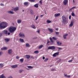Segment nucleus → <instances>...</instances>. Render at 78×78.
Masks as SVG:
<instances>
[{
    "label": "nucleus",
    "instance_id": "25",
    "mask_svg": "<svg viewBox=\"0 0 78 78\" xmlns=\"http://www.w3.org/2000/svg\"><path fill=\"white\" fill-rule=\"evenodd\" d=\"M60 14V13L56 14L54 15L55 17H58V16H59Z\"/></svg>",
    "mask_w": 78,
    "mask_h": 78
},
{
    "label": "nucleus",
    "instance_id": "57",
    "mask_svg": "<svg viewBox=\"0 0 78 78\" xmlns=\"http://www.w3.org/2000/svg\"><path fill=\"white\" fill-rule=\"evenodd\" d=\"M42 59H44V60L45 59V57L43 56V58H42Z\"/></svg>",
    "mask_w": 78,
    "mask_h": 78
},
{
    "label": "nucleus",
    "instance_id": "14",
    "mask_svg": "<svg viewBox=\"0 0 78 78\" xmlns=\"http://www.w3.org/2000/svg\"><path fill=\"white\" fill-rule=\"evenodd\" d=\"M56 42L57 44H58V45H62V43L60 42L58 40H56Z\"/></svg>",
    "mask_w": 78,
    "mask_h": 78
},
{
    "label": "nucleus",
    "instance_id": "10",
    "mask_svg": "<svg viewBox=\"0 0 78 78\" xmlns=\"http://www.w3.org/2000/svg\"><path fill=\"white\" fill-rule=\"evenodd\" d=\"M8 53L9 55H12V49H9L8 51Z\"/></svg>",
    "mask_w": 78,
    "mask_h": 78
},
{
    "label": "nucleus",
    "instance_id": "1",
    "mask_svg": "<svg viewBox=\"0 0 78 78\" xmlns=\"http://www.w3.org/2000/svg\"><path fill=\"white\" fill-rule=\"evenodd\" d=\"M9 30L10 32L12 33L16 30V28L14 27H11L9 28Z\"/></svg>",
    "mask_w": 78,
    "mask_h": 78
},
{
    "label": "nucleus",
    "instance_id": "29",
    "mask_svg": "<svg viewBox=\"0 0 78 78\" xmlns=\"http://www.w3.org/2000/svg\"><path fill=\"white\" fill-rule=\"evenodd\" d=\"M2 28H3V26H2V24H1V23L0 24V29H2Z\"/></svg>",
    "mask_w": 78,
    "mask_h": 78
},
{
    "label": "nucleus",
    "instance_id": "62",
    "mask_svg": "<svg viewBox=\"0 0 78 78\" xmlns=\"http://www.w3.org/2000/svg\"><path fill=\"white\" fill-rule=\"evenodd\" d=\"M4 50V49H3V48H1V50Z\"/></svg>",
    "mask_w": 78,
    "mask_h": 78
},
{
    "label": "nucleus",
    "instance_id": "27",
    "mask_svg": "<svg viewBox=\"0 0 78 78\" xmlns=\"http://www.w3.org/2000/svg\"><path fill=\"white\" fill-rule=\"evenodd\" d=\"M4 66L3 63H0V69H2Z\"/></svg>",
    "mask_w": 78,
    "mask_h": 78
},
{
    "label": "nucleus",
    "instance_id": "6",
    "mask_svg": "<svg viewBox=\"0 0 78 78\" xmlns=\"http://www.w3.org/2000/svg\"><path fill=\"white\" fill-rule=\"evenodd\" d=\"M19 35L20 37H22L23 38L25 37V34L23 33H20V34H19Z\"/></svg>",
    "mask_w": 78,
    "mask_h": 78
},
{
    "label": "nucleus",
    "instance_id": "9",
    "mask_svg": "<svg viewBox=\"0 0 78 78\" xmlns=\"http://www.w3.org/2000/svg\"><path fill=\"white\" fill-rule=\"evenodd\" d=\"M9 40H10L9 38H6L4 39V41L6 43L8 42V41H9Z\"/></svg>",
    "mask_w": 78,
    "mask_h": 78
},
{
    "label": "nucleus",
    "instance_id": "55",
    "mask_svg": "<svg viewBox=\"0 0 78 78\" xmlns=\"http://www.w3.org/2000/svg\"><path fill=\"white\" fill-rule=\"evenodd\" d=\"M51 42H52V43H53V40H50Z\"/></svg>",
    "mask_w": 78,
    "mask_h": 78
},
{
    "label": "nucleus",
    "instance_id": "31",
    "mask_svg": "<svg viewBox=\"0 0 78 78\" xmlns=\"http://www.w3.org/2000/svg\"><path fill=\"white\" fill-rule=\"evenodd\" d=\"M34 53H36V54H38L39 53V51L38 50L34 52Z\"/></svg>",
    "mask_w": 78,
    "mask_h": 78
},
{
    "label": "nucleus",
    "instance_id": "23",
    "mask_svg": "<svg viewBox=\"0 0 78 78\" xmlns=\"http://www.w3.org/2000/svg\"><path fill=\"white\" fill-rule=\"evenodd\" d=\"M22 22V20H21L18 19L17 21V23H20Z\"/></svg>",
    "mask_w": 78,
    "mask_h": 78
},
{
    "label": "nucleus",
    "instance_id": "34",
    "mask_svg": "<svg viewBox=\"0 0 78 78\" xmlns=\"http://www.w3.org/2000/svg\"><path fill=\"white\" fill-rule=\"evenodd\" d=\"M43 47V45H40L38 47L39 49L41 48H42Z\"/></svg>",
    "mask_w": 78,
    "mask_h": 78
},
{
    "label": "nucleus",
    "instance_id": "46",
    "mask_svg": "<svg viewBox=\"0 0 78 78\" xmlns=\"http://www.w3.org/2000/svg\"><path fill=\"white\" fill-rule=\"evenodd\" d=\"M39 18V16H37L35 19V20H37Z\"/></svg>",
    "mask_w": 78,
    "mask_h": 78
},
{
    "label": "nucleus",
    "instance_id": "3",
    "mask_svg": "<svg viewBox=\"0 0 78 78\" xmlns=\"http://www.w3.org/2000/svg\"><path fill=\"white\" fill-rule=\"evenodd\" d=\"M2 24V26H3V27L5 28L7 27V25H8V24L7 23L5 22H2L1 23Z\"/></svg>",
    "mask_w": 78,
    "mask_h": 78
},
{
    "label": "nucleus",
    "instance_id": "42",
    "mask_svg": "<svg viewBox=\"0 0 78 78\" xmlns=\"http://www.w3.org/2000/svg\"><path fill=\"white\" fill-rule=\"evenodd\" d=\"M52 56H53V57H56V54H55V53H54L53 55Z\"/></svg>",
    "mask_w": 78,
    "mask_h": 78
},
{
    "label": "nucleus",
    "instance_id": "22",
    "mask_svg": "<svg viewBox=\"0 0 78 78\" xmlns=\"http://www.w3.org/2000/svg\"><path fill=\"white\" fill-rule=\"evenodd\" d=\"M20 42L23 43V42H24V40H23V39L20 38Z\"/></svg>",
    "mask_w": 78,
    "mask_h": 78
},
{
    "label": "nucleus",
    "instance_id": "24",
    "mask_svg": "<svg viewBox=\"0 0 78 78\" xmlns=\"http://www.w3.org/2000/svg\"><path fill=\"white\" fill-rule=\"evenodd\" d=\"M64 76H66V77H67V78H70V75H68L67 74H64Z\"/></svg>",
    "mask_w": 78,
    "mask_h": 78
},
{
    "label": "nucleus",
    "instance_id": "47",
    "mask_svg": "<svg viewBox=\"0 0 78 78\" xmlns=\"http://www.w3.org/2000/svg\"><path fill=\"white\" fill-rule=\"evenodd\" d=\"M52 39L53 40H57V38H56L55 37H52Z\"/></svg>",
    "mask_w": 78,
    "mask_h": 78
},
{
    "label": "nucleus",
    "instance_id": "39",
    "mask_svg": "<svg viewBox=\"0 0 78 78\" xmlns=\"http://www.w3.org/2000/svg\"><path fill=\"white\" fill-rule=\"evenodd\" d=\"M23 70H22V69H20L19 70V72H20V73H22V72H23Z\"/></svg>",
    "mask_w": 78,
    "mask_h": 78
},
{
    "label": "nucleus",
    "instance_id": "13",
    "mask_svg": "<svg viewBox=\"0 0 78 78\" xmlns=\"http://www.w3.org/2000/svg\"><path fill=\"white\" fill-rule=\"evenodd\" d=\"M67 36H68V34H65L63 35V37L64 38V39H67L66 37Z\"/></svg>",
    "mask_w": 78,
    "mask_h": 78
},
{
    "label": "nucleus",
    "instance_id": "43",
    "mask_svg": "<svg viewBox=\"0 0 78 78\" xmlns=\"http://www.w3.org/2000/svg\"><path fill=\"white\" fill-rule=\"evenodd\" d=\"M55 69L52 68V69H51V72H53V71H55Z\"/></svg>",
    "mask_w": 78,
    "mask_h": 78
},
{
    "label": "nucleus",
    "instance_id": "38",
    "mask_svg": "<svg viewBox=\"0 0 78 78\" xmlns=\"http://www.w3.org/2000/svg\"><path fill=\"white\" fill-rule=\"evenodd\" d=\"M29 1L30 2H35V0H29Z\"/></svg>",
    "mask_w": 78,
    "mask_h": 78
},
{
    "label": "nucleus",
    "instance_id": "18",
    "mask_svg": "<svg viewBox=\"0 0 78 78\" xmlns=\"http://www.w3.org/2000/svg\"><path fill=\"white\" fill-rule=\"evenodd\" d=\"M26 47H30L31 45L28 43H26Z\"/></svg>",
    "mask_w": 78,
    "mask_h": 78
},
{
    "label": "nucleus",
    "instance_id": "41",
    "mask_svg": "<svg viewBox=\"0 0 78 78\" xmlns=\"http://www.w3.org/2000/svg\"><path fill=\"white\" fill-rule=\"evenodd\" d=\"M71 15L72 16H75V13H73V12H72L71 13Z\"/></svg>",
    "mask_w": 78,
    "mask_h": 78
},
{
    "label": "nucleus",
    "instance_id": "63",
    "mask_svg": "<svg viewBox=\"0 0 78 78\" xmlns=\"http://www.w3.org/2000/svg\"><path fill=\"white\" fill-rule=\"evenodd\" d=\"M49 39H50V41H51V40H52V38L51 37H50L49 38Z\"/></svg>",
    "mask_w": 78,
    "mask_h": 78
},
{
    "label": "nucleus",
    "instance_id": "56",
    "mask_svg": "<svg viewBox=\"0 0 78 78\" xmlns=\"http://www.w3.org/2000/svg\"><path fill=\"white\" fill-rule=\"evenodd\" d=\"M51 42H52V43H53V40H50Z\"/></svg>",
    "mask_w": 78,
    "mask_h": 78
},
{
    "label": "nucleus",
    "instance_id": "4",
    "mask_svg": "<svg viewBox=\"0 0 78 78\" xmlns=\"http://www.w3.org/2000/svg\"><path fill=\"white\" fill-rule=\"evenodd\" d=\"M56 47L54 46H49L48 48V50H55Z\"/></svg>",
    "mask_w": 78,
    "mask_h": 78
},
{
    "label": "nucleus",
    "instance_id": "17",
    "mask_svg": "<svg viewBox=\"0 0 78 78\" xmlns=\"http://www.w3.org/2000/svg\"><path fill=\"white\" fill-rule=\"evenodd\" d=\"M68 2V0H64V4L65 5H67V3Z\"/></svg>",
    "mask_w": 78,
    "mask_h": 78
},
{
    "label": "nucleus",
    "instance_id": "5",
    "mask_svg": "<svg viewBox=\"0 0 78 78\" xmlns=\"http://www.w3.org/2000/svg\"><path fill=\"white\" fill-rule=\"evenodd\" d=\"M74 22H75V20H71L70 23V24L69 25L70 27H72L73 25V23H74Z\"/></svg>",
    "mask_w": 78,
    "mask_h": 78
},
{
    "label": "nucleus",
    "instance_id": "7",
    "mask_svg": "<svg viewBox=\"0 0 78 78\" xmlns=\"http://www.w3.org/2000/svg\"><path fill=\"white\" fill-rule=\"evenodd\" d=\"M8 31L7 30H5L2 32V34H4V35H7V33H8Z\"/></svg>",
    "mask_w": 78,
    "mask_h": 78
},
{
    "label": "nucleus",
    "instance_id": "60",
    "mask_svg": "<svg viewBox=\"0 0 78 78\" xmlns=\"http://www.w3.org/2000/svg\"><path fill=\"white\" fill-rule=\"evenodd\" d=\"M2 35V33H0V37H1Z\"/></svg>",
    "mask_w": 78,
    "mask_h": 78
},
{
    "label": "nucleus",
    "instance_id": "45",
    "mask_svg": "<svg viewBox=\"0 0 78 78\" xmlns=\"http://www.w3.org/2000/svg\"><path fill=\"white\" fill-rule=\"evenodd\" d=\"M51 21L49 20H48L47 21V22L48 23H51Z\"/></svg>",
    "mask_w": 78,
    "mask_h": 78
},
{
    "label": "nucleus",
    "instance_id": "33",
    "mask_svg": "<svg viewBox=\"0 0 78 78\" xmlns=\"http://www.w3.org/2000/svg\"><path fill=\"white\" fill-rule=\"evenodd\" d=\"M76 8V7H73V8H71L69 9V11H72V9H73V8Z\"/></svg>",
    "mask_w": 78,
    "mask_h": 78
},
{
    "label": "nucleus",
    "instance_id": "58",
    "mask_svg": "<svg viewBox=\"0 0 78 78\" xmlns=\"http://www.w3.org/2000/svg\"><path fill=\"white\" fill-rule=\"evenodd\" d=\"M37 32L38 33H39L40 32V30H38V31H37Z\"/></svg>",
    "mask_w": 78,
    "mask_h": 78
},
{
    "label": "nucleus",
    "instance_id": "12",
    "mask_svg": "<svg viewBox=\"0 0 78 78\" xmlns=\"http://www.w3.org/2000/svg\"><path fill=\"white\" fill-rule=\"evenodd\" d=\"M7 12L9 13V14H15L14 12H12L11 11H8Z\"/></svg>",
    "mask_w": 78,
    "mask_h": 78
},
{
    "label": "nucleus",
    "instance_id": "32",
    "mask_svg": "<svg viewBox=\"0 0 78 78\" xmlns=\"http://www.w3.org/2000/svg\"><path fill=\"white\" fill-rule=\"evenodd\" d=\"M30 13L31 14H34L33 10H31L30 11Z\"/></svg>",
    "mask_w": 78,
    "mask_h": 78
},
{
    "label": "nucleus",
    "instance_id": "49",
    "mask_svg": "<svg viewBox=\"0 0 78 78\" xmlns=\"http://www.w3.org/2000/svg\"><path fill=\"white\" fill-rule=\"evenodd\" d=\"M49 43H50V41H48V42L47 43V45H49V44H49Z\"/></svg>",
    "mask_w": 78,
    "mask_h": 78
},
{
    "label": "nucleus",
    "instance_id": "16",
    "mask_svg": "<svg viewBox=\"0 0 78 78\" xmlns=\"http://www.w3.org/2000/svg\"><path fill=\"white\" fill-rule=\"evenodd\" d=\"M48 30L49 31H50V32H51V33H52V32L53 31V29H51L50 28H48Z\"/></svg>",
    "mask_w": 78,
    "mask_h": 78
},
{
    "label": "nucleus",
    "instance_id": "15",
    "mask_svg": "<svg viewBox=\"0 0 78 78\" xmlns=\"http://www.w3.org/2000/svg\"><path fill=\"white\" fill-rule=\"evenodd\" d=\"M29 5V4L28 3V2H25L24 3V5L26 6H28Z\"/></svg>",
    "mask_w": 78,
    "mask_h": 78
},
{
    "label": "nucleus",
    "instance_id": "36",
    "mask_svg": "<svg viewBox=\"0 0 78 78\" xmlns=\"http://www.w3.org/2000/svg\"><path fill=\"white\" fill-rule=\"evenodd\" d=\"M73 59V58H72V59L68 61V62H72Z\"/></svg>",
    "mask_w": 78,
    "mask_h": 78
},
{
    "label": "nucleus",
    "instance_id": "59",
    "mask_svg": "<svg viewBox=\"0 0 78 78\" xmlns=\"http://www.w3.org/2000/svg\"><path fill=\"white\" fill-rule=\"evenodd\" d=\"M69 19H70H70H71V16H70L69 17Z\"/></svg>",
    "mask_w": 78,
    "mask_h": 78
},
{
    "label": "nucleus",
    "instance_id": "54",
    "mask_svg": "<svg viewBox=\"0 0 78 78\" xmlns=\"http://www.w3.org/2000/svg\"><path fill=\"white\" fill-rule=\"evenodd\" d=\"M8 78H13V77H12V76H11L9 77Z\"/></svg>",
    "mask_w": 78,
    "mask_h": 78
},
{
    "label": "nucleus",
    "instance_id": "52",
    "mask_svg": "<svg viewBox=\"0 0 78 78\" xmlns=\"http://www.w3.org/2000/svg\"><path fill=\"white\" fill-rule=\"evenodd\" d=\"M20 57H19V56H16V58H17V59H19V58H20Z\"/></svg>",
    "mask_w": 78,
    "mask_h": 78
},
{
    "label": "nucleus",
    "instance_id": "2",
    "mask_svg": "<svg viewBox=\"0 0 78 78\" xmlns=\"http://www.w3.org/2000/svg\"><path fill=\"white\" fill-rule=\"evenodd\" d=\"M68 20V18L65 16H63L62 17V23H66Z\"/></svg>",
    "mask_w": 78,
    "mask_h": 78
},
{
    "label": "nucleus",
    "instance_id": "40",
    "mask_svg": "<svg viewBox=\"0 0 78 78\" xmlns=\"http://www.w3.org/2000/svg\"><path fill=\"white\" fill-rule=\"evenodd\" d=\"M27 67L28 68H29V69H32V68H33V67L31 66H28Z\"/></svg>",
    "mask_w": 78,
    "mask_h": 78
},
{
    "label": "nucleus",
    "instance_id": "50",
    "mask_svg": "<svg viewBox=\"0 0 78 78\" xmlns=\"http://www.w3.org/2000/svg\"><path fill=\"white\" fill-rule=\"evenodd\" d=\"M59 32H55V34L57 35H58L59 34Z\"/></svg>",
    "mask_w": 78,
    "mask_h": 78
},
{
    "label": "nucleus",
    "instance_id": "8",
    "mask_svg": "<svg viewBox=\"0 0 78 78\" xmlns=\"http://www.w3.org/2000/svg\"><path fill=\"white\" fill-rule=\"evenodd\" d=\"M14 11L15 12H16L17 11H19V8L18 7H15L13 9Z\"/></svg>",
    "mask_w": 78,
    "mask_h": 78
},
{
    "label": "nucleus",
    "instance_id": "44",
    "mask_svg": "<svg viewBox=\"0 0 78 78\" xmlns=\"http://www.w3.org/2000/svg\"><path fill=\"white\" fill-rule=\"evenodd\" d=\"M55 55H59V52H56L55 53Z\"/></svg>",
    "mask_w": 78,
    "mask_h": 78
},
{
    "label": "nucleus",
    "instance_id": "30",
    "mask_svg": "<svg viewBox=\"0 0 78 78\" xmlns=\"http://www.w3.org/2000/svg\"><path fill=\"white\" fill-rule=\"evenodd\" d=\"M39 5H38V4H36L34 5V7L35 8H37L39 7Z\"/></svg>",
    "mask_w": 78,
    "mask_h": 78
},
{
    "label": "nucleus",
    "instance_id": "11",
    "mask_svg": "<svg viewBox=\"0 0 78 78\" xmlns=\"http://www.w3.org/2000/svg\"><path fill=\"white\" fill-rule=\"evenodd\" d=\"M18 66V65H12L11 66V67L12 68L14 69L15 68H16V67H17Z\"/></svg>",
    "mask_w": 78,
    "mask_h": 78
},
{
    "label": "nucleus",
    "instance_id": "51",
    "mask_svg": "<svg viewBox=\"0 0 78 78\" xmlns=\"http://www.w3.org/2000/svg\"><path fill=\"white\" fill-rule=\"evenodd\" d=\"M4 50H7V48L6 47H4L3 48Z\"/></svg>",
    "mask_w": 78,
    "mask_h": 78
},
{
    "label": "nucleus",
    "instance_id": "19",
    "mask_svg": "<svg viewBox=\"0 0 78 78\" xmlns=\"http://www.w3.org/2000/svg\"><path fill=\"white\" fill-rule=\"evenodd\" d=\"M56 60H58L56 62H57V63L61 61V58H56Z\"/></svg>",
    "mask_w": 78,
    "mask_h": 78
},
{
    "label": "nucleus",
    "instance_id": "37",
    "mask_svg": "<svg viewBox=\"0 0 78 78\" xmlns=\"http://www.w3.org/2000/svg\"><path fill=\"white\" fill-rule=\"evenodd\" d=\"M3 54V51H0V56L2 55Z\"/></svg>",
    "mask_w": 78,
    "mask_h": 78
},
{
    "label": "nucleus",
    "instance_id": "26",
    "mask_svg": "<svg viewBox=\"0 0 78 78\" xmlns=\"http://www.w3.org/2000/svg\"><path fill=\"white\" fill-rule=\"evenodd\" d=\"M0 78H6V77L5 76H4V75L3 74L0 76Z\"/></svg>",
    "mask_w": 78,
    "mask_h": 78
},
{
    "label": "nucleus",
    "instance_id": "64",
    "mask_svg": "<svg viewBox=\"0 0 78 78\" xmlns=\"http://www.w3.org/2000/svg\"><path fill=\"white\" fill-rule=\"evenodd\" d=\"M40 3H41V4H42V1H40Z\"/></svg>",
    "mask_w": 78,
    "mask_h": 78
},
{
    "label": "nucleus",
    "instance_id": "35",
    "mask_svg": "<svg viewBox=\"0 0 78 78\" xmlns=\"http://www.w3.org/2000/svg\"><path fill=\"white\" fill-rule=\"evenodd\" d=\"M20 61L21 62H23V59L21 58L20 60Z\"/></svg>",
    "mask_w": 78,
    "mask_h": 78
},
{
    "label": "nucleus",
    "instance_id": "28",
    "mask_svg": "<svg viewBox=\"0 0 78 78\" xmlns=\"http://www.w3.org/2000/svg\"><path fill=\"white\" fill-rule=\"evenodd\" d=\"M26 58L28 59L30 58V55H26Z\"/></svg>",
    "mask_w": 78,
    "mask_h": 78
},
{
    "label": "nucleus",
    "instance_id": "48",
    "mask_svg": "<svg viewBox=\"0 0 78 78\" xmlns=\"http://www.w3.org/2000/svg\"><path fill=\"white\" fill-rule=\"evenodd\" d=\"M48 58H46L45 60H44V62H47V61H48Z\"/></svg>",
    "mask_w": 78,
    "mask_h": 78
},
{
    "label": "nucleus",
    "instance_id": "53",
    "mask_svg": "<svg viewBox=\"0 0 78 78\" xmlns=\"http://www.w3.org/2000/svg\"><path fill=\"white\" fill-rule=\"evenodd\" d=\"M1 5L2 6H5V5L2 3L1 4Z\"/></svg>",
    "mask_w": 78,
    "mask_h": 78
},
{
    "label": "nucleus",
    "instance_id": "21",
    "mask_svg": "<svg viewBox=\"0 0 78 78\" xmlns=\"http://www.w3.org/2000/svg\"><path fill=\"white\" fill-rule=\"evenodd\" d=\"M30 27L32 28H33V29H36V27H35V25L33 24L31 25L30 26Z\"/></svg>",
    "mask_w": 78,
    "mask_h": 78
},
{
    "label": "nucleus",
    "instance_id": "20",
    "mask_svg": "<svg viewBox=\"0 0 78 78\" xmlns=\"http://www.w3.org/2000/svg\"><path fill=\"white\" fill-rule=\"evenodd\" d=\"M57 48L58 49V51H61V50H62V48H59L58 47H57Z\"/></svg>",
    "mask_w": 78,
    "mask_h": 78
},
{
    "label": "nucleus",
    "instance_id": "61",
    "mask_svg": "<svg viewBox=\"0 0 78 78\" xmlns=\"http://www.w3.org/2000/svg\"><path fill=\"white\" fill-rule=\"evenodd\" d=\"M7 34L8 35H9V34H10V33H7Z\"/></svg>",
    "mask_w": 78,
    "mask_h": 78
}]
</instances>
